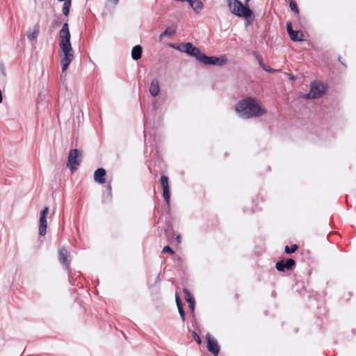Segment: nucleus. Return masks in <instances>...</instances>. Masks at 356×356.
<instances>
[{"instance_id": "f257e3e1", "label": "nucleus", "mask_w": 356, "mask_h": 356, "mask_svg": "<svg viewBox=\"0 0 356 356\" xmlns=\"http://www.w3.org/2000/svg\"><path fill=\"white\" fill-rule=\"evenodd\" d=\"M60 65L63 72H65L74 60V50L70 42L71 35L67 23H65L58 33Z\"/></svg>"}, {"instance_id": "f03ea898", "label": "nucleus", "mask_w": 356, "mask_h": 356, "mask_svg": "<svg viewBox=\"0 0 356 356\" xmlns=\"http://www.w3.org/2000/svg\"><path fill=\"white\" fill-rule=\"evenodd\" d=\"M235 111L240 118L249 119L260 117L266 113V110L255 98L246 97L240 100L235 106Z\"/></svg>"}, {"instance_id": "7ed1b4c3", "label": "nucleus", "mask_w": 356, "mask_h": 356, "mask_svg": "<svg viewBox=\"0 0 356 356\" xmlns=\"http://www.w3.org/2000/svg\"><path fill=\"white\" fill-rule=\"evenodd\" d=\"M227 6L232 13L245 19L251 17L252 11L238 0H227Z\"/></svg>"}, {"instance_id": "20e7f679", "label": "nucleus", "mask_w": 356, "mask_h": 356, "mask_svg": "<svg viewBox=\"0 0 356 356\" xmlns=\"http://www.w3.org/2000/svg\"><path fill=\"white\" fill-rule=\"evenodd\" d=\"M81 153L76 149L70 150L68 156L67 166L72 172L76 170L80 165Z\"/></svg>"}, {"instance_id": "39448f33", "label": "nucleus", "mask_w": 356, "mask_h": 356, "mask_svg": "<svg viewBox=\"0 0 356 356\" xmlns=\"http://www.w3.org/2000/svg\"><path fill=\"white\" fill-rule=\"evenodd\" d=\"M49 212V208L44 207L42 211L40 213V218H39V234L40 236H44L46 234L47 232V216Z\"/></svg>"}, {"instance_id": "423d86ee", "label": "nucleus", "mask_w": 356, "mask_h": 356, "mask_svg": "<svg viewBox=\"0 0 356 356\" xmlns=\"http://www.w3.org/2000/svg\"><path fill=\"white\" fill-rule=\"evenodd\" d=\"M324 94L323 85L318 83H313L311 86L309 92L307 95V99H317L321 97Z\"/></svg>"}, {"instance_id": "0eeeda50", "label": "nucleus", "mask_w": 356, "mask_h": 356, "mask_svg": "<svg viewBox=\"0 0 356 356\" xmlns=\"http://www.w3.org/2000/svg\"><path fill=\"white\" fill-rule=\"evenodd\" d=\"M180 49L183 52L195 57L197 60H200V57L202 55L200 50L190 42L182 44Z\"/></svg>"}, {"instance_id": "6e6552de", "label": "nucleus", "mask_w": 356, "mask_h": 356, "mask_svg": "<svg viewBox=\"0 0 356 356\" xmlns=\"http://www.w3.org/2000/svg\"><path fill=\"white\" fill-rule=\"evenodd\" d=\"M207 341V349L209 351L212 353L214 355H217L220 351V346L216 341L210 334H207L206 336Z\"/></svg>"}, {"instance_id": "1a4fd4ad", "label": "nucleus", "mask_w": 356, "mask_h": 356, "mask_svg": "<svg viewBox=\"0 0 356 356\" xmlns=\"http://www.w3.org/2000/svg\"><path fill=\"white\" fill-rule=\"evenodd\" d=\"M286 30L290 36V38L293 41H302L304 40V35L300 31H293L292 29V23L288 22L286 23Z\"/></svg>"}, {"instance_id": "9d476101", "label": "nucleus", "mask_w": 356, "mask_h": 356, "mask_svg": "<svg viewBox=\"0 0 356 356\" xmlns=\"http://www.w3.org/2000/svg\"><path fill=\"white\" fill-rule=\"evenodd\" d=\"M199 61L203 63L205 65H222L225 61L222 60L220 61V59L215 56H207L202 54V56L200 57Z\"/></svg>"}, {"instance_id": "9b49d317", "label": "nucleus", "mask_w": 356, "mask_h": 356, "mask_svg": "<svg viewBox=\"0 0 356 356\" xmlns=\"http://www.w3.org/2000/svg\"><path fill=\"white\" fill-rule=\"evenodd\" d=\"M161 182L163 188V196L168 204L170 202V186L168 183V177L163 175L161 177Z\"/></svg>"}, {"instance_id": "f8f14e48", "label": "nucleus", "mask_w": 356, "mask_h": 356, "mask_svg": "<svg viewBox=\"0 0 356 356\" xmlns=\"http://www.w3.org/2000/svg\"><path fill=\"white\" fill-rule=\"evenodd\" d=\"M296 262L292 259H288L286 261L284 260L276 263V268L278 271H284L285 269L289 270L295 266Z\"/></svg>"}, {"instance_id": "ddd939ff", "label": "nucleus", "mask_w": 356, "mask_h": 356, "mask_svg": "<svg viewBox=\"0 0 356 356\" xmlns=\"http://www.w3.org/2000/svg\"><path fill=\"white\" fill-rule=\"evenodd\" d=\"M106 170L104 168H98L94 173V180L95 182L103 184L105 183Z\"/></svg>"}, {"instance_id": "4468645a", "label": "nucleus", "mask_w": 356, "mask_h": 356, "mask_svg": "<svg viewBox=\"0 0 356 356\" xmlns=\"http://www.w3.org/2000/svg\"><path fill=\"white\" fill-rule=\"evenodd\" d=\"M196 14H198L204 8V4L201 0H186Z\"/></svg>"}, {"instance_id": "2eb2a0df", "label": "nucleus", "mask_w": 356, "mask_h": 356, "mask_svg": "<svg viewBox=\"0 0 356 356\" xmlns=\"http://www.w3.org/2000/svg\"><path fill=\"white\" fill-rule=\"evenodd\" d=\"M149 90L152 97H156L159 94L160 86L157 79L152 80Z\"/></svg>"}, {"instance_id": "dca6fc26", "label": "nucleus", "mask_w": 356, "mask_h": 356, "mask_svg": "<svg viewBox=\"0 0 356 356\" xmlns=\"http://www.w3.org/2000/svg\"><path fill=\"white\" fill-rule=\"evenodd\" d=\"M58 259L60 263L65 264V267L69 270L70 265L67 262V251L65 248H60L58 251Z\"/></svg>"}, {"instance_id": "f3484780", "label": "nucleus", "mask_w": 356, "mask_h": 356, "mask_svg": "<svg viewBox=\"0 0 356 356\" xmlns=\"http://www.w3.org/2000/svg\"><path fill=\"white\" fill-rule=\"evenodd\" d=\"M184 294L185 300L189 303V307L192 311L194 310L195 307V300L192 294L187 289H184Z\"/></svg>"}, {"instance_id": "a211bd4d", "label": "nucleus", "mask_w": 356, "mask_h": 356, "mask_svg": "<svg viewBox=\"0 0 356 356\" xmlns=\"http://www.w3.org/2000/svg\"><path fill=\"white\" fill-rule=\"evenodd\" d=\"M40 33V25L39 24H35L33 32H28L27 37L29 40L33 41L36 40Z\"/></svg>"}, {"instance_id": "6ab92c4d", "label": "nucleus", "mask_w": 356, "mask_h": 356, "mask_svg": "<svg viewBox=\"0 0 356 356\" xmlns=\"http://www.w3.org/2000/svg\"><path fill=\"white\" fill-rule=\"evenodd\" d=\"M142 56V47L140 45L134 47L131 51V57L134 60H138Z\"/></svg>"}, {"instance_id": "aec40b11", "label": "nucleus", "mask_w": 356, "mask_h": 356, "mask_svg": "<svg viewBox=\"0 0 356 356\" xmlns=\"http://www.w3.org/2000/svg\"><path fill=\"white\" fill-rule=\"evenodd\" d=\"M176 32V28L174 27V26H171V27H168L166 28V29L165 30L164 32H163L161 35H160V40H161L163 38H164L165 36H167V35H172L175 33Z\"/></svg>"}, {"instance_id": "412c9836", "label": "nucleus", "mask_w": 356, "mask_h": 356, "mask_svg": "<svg viewBox=\"0 0 356 356\" xmlns=\"http://www.w3.org/2000/svg\"><path fill=\"white\" fill-rule=\"evenodd\" d=\"M71 6V0L65 1L63 7V13L64 15L67 16L70 12V8Z\"/></svg>"}, {"instance_id": "4be33fe9", "label": "nucleus", "mask_w": 356, "mask_h": 356, "mask_svg": "<svg viewBox=\"0 0 356 356\" xmlns=\"http://www.w3.org/2000/svg\"><path fill=\"white\" fill-rule=\"evenodd\" d=\"M298 249L297 245H292L291 246L286 245L284 248V251L287 254L293 253Z\"/></svg>"}, {"instance_id": "5701e85b", "label": "nucleus", "mask_w": 356, "mask_h": 356, "mask_svg": "<svg viewBox=\"0 0 356 356\" xmlns=\"http://www.w3.org/2000/svg\"><path fill=\"white\" fill-rule=\"evenodd\" d=\"M290 8L291 9L294 11L295 13H298V6H297V4L293 2V1H291L290 3Z\"/></svg>"}, {"instance_id": "b1692460", "label": "nucleus", "mask_w": 356, "mask_h": 356, "mask_svg": "<svg viewBox=\"0 0 356 356\" xmlns=\"http://www.w3.org/2000/svg\"><path fill=\"white\" fill-rule=\"evenodd\" d=\"M162 252L163 253H170L171 254H172L174 253L173 250L171 249V248L168 245L167 246H165L163 248V250Z\"/></svg>"}, {"instance_id": "393cba45", "label": "nucleus", "mask_w": 356, "mask_h": 356, "mask_svg": "<svg viewBox=\"0 0 356 356\" xmlns=\"http://www.w3.org/2000/svg\"><path fill=\"white\" fill-rule=\"evenodd\" d=\"M192 333H193V338L195 340V341L198 344H200L202 342L200 337L198 336V334L195 331H193Z\"/></svg>"}, {"instance_id": "a878e982", "label": "nucleus", "mask_w": 356, "mask_h": 356, "mask_svg": "<svg viewBox=\"0 0 356 356\" xmlns=\"http://www.w3.org/2000/svg\"><path fill=\"white\" fill-rule=\"evenodd\" d=\"M254 56H255L256 59L259 62V65L261 66V67H262V66H264L265 65L263 62L262 58L260 56L257 55L256 54H254Z\"/></svg>"}, {"instance_id": "bb28decb", "label": "nucleus", "mask_w": 356, "mask_h": 356, "mask_svg": "<svg viewBox=\"0 0 356 356\" xmlns=\"http://www.w3.org/2000/svg\"><path fill=\"white\" fill-rule=\"evenodd\" d=\"M178 311H179V314H180V316L181 317L182 321H185V313H184V311L183 309V307H179Z\"/></svg>"}, {"instance_id": "cd10ccee", "label": "nucleus", "mask_w": 356, "mask_h": 356, "mask_svg": "<svg viewBox=\"0 0 356 356\" xmlns=\"http://www.w3.org/2000/svg\"><path fill=\"white\" fill-rule=\"evenodd\" d=\"M264 70H265L266 72H273L275 71L274 70L271 69L269 66L268 65H264V66H262L261 67Z\"/></svg>"}, {"instance_id": "c85d7f7f", "label": "nucleus", "mask_w": 356, "mask_h": 356, "mask_svg": "<svg viewBox=\"0 0 356 356\" xmlns=\"http://www.w3.org/2000/svg\"><path fill=\"white\" fill-rule=\"evenodd\" d=\"M106 189L108 191V193L110 196H111L112 195V192H111V190H112V187H111V182H108L107 186H106Z\"/></svg>"}, {"instance_id": "c756f323", "label": "nucleus", "mask_w": 356, "mask_h": 356, "mask_svg": "<svg viewBox=\"0 0 356 356\" xmlns=\"http://www.w3.org/2000/svg\"><path fill=\"white\" fill-rule=\"evenodd\" d=\"M176 303L178 309L179 308V307H182L178 295H176Z\"/></svg>"}, {"instance_id": "7c9ffc66", "label": "nucleus", "mask_w": 356, "mask_h": 356, "mask_svg": "<svg viewBox=\"0 0 356 356\" xmlns=\"http://www.w3.org/2000/svg\"><path fill=\"white\" fill-rule=\"evenodd\" d=\"M108 1L113 3L115 5L118 4L119 2V0H108Z\"/></svg>"}, {"instance_id": "2f4dec72", "label": "nucleus", "mask_w": 356, "mask_h": 356, "mask_svg": "<svg viewBox=\"0 0 356 356\" xmlns=\"http://www.w3.org/2000/svg\"><path fill=\"white\" fill-rule=\"evenodd\" d=\"M180 238H181L180 236H178L177 237V242H178V243H180Z\"/></svg>"}, {"instance_id": "473e14b6", "label": "nucleus", "mask_w": 356, "mask_h": 356, "mask_svg": "<svg viewBox=\"0 0 356 356\" xmlns=\"http://www.w3.org/2000/svg\"><path fill=\"white\" fill-rule=\"evenodd\" d=\"M250 0H245V5H248Z\"/></svg>"}, {"instance_id": "72a5a7b5", "label": "nucleus", "mask_w": 356, "mask_h": 356, "mask_svg": "<svg viewBox=\"0 0 356 356\" xmlns=\"http://www.w3.org/2000/svg\"><path fill=\"white\" fill-rule=\"evenodd\" d=\"M291 79H294V77L293 76H290Z\"/></svg>"}]
</instances>
